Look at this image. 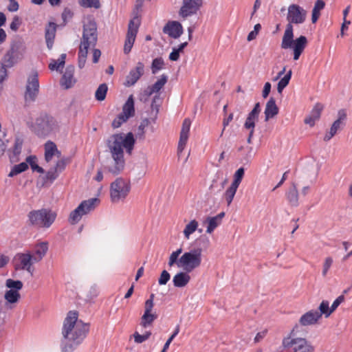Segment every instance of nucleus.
Returning <instances> with one entry per match:
<instances>
[{"label":"nucleus","instance_id":"f257e3e1","mask_svg":"<svg viewBox=\"0 0 352 352\" xmlns=\"http://www.w3.org/2000/svg\"><path fill=\"white\" fill-rule=\"evenodd\" d=\"M77 311H70L63 322L62 335L68 342L80 344L89 330V324L78 320Z\"/></svg>","mask_w":352,"mask_h":352},{"label":"nucleus","instance_id":"f03ea898","mask_svg":"<svg viewBox=\"0 0 352 352\" xmlns=\"http://www.w3.org/2000/svg\"><path fill=\"white\" fill-rule=\"evenodd\" d=\"M97 42V27L93 21H89L84 25L83 34L79 47L78 52V67L83 68L85 67L89 49L93 50V62L96 63L100 57L101 52L98 49H94Z\"/></svg>","mask_w":352,"mask_h":352},{"label":"nucleus","instance_id":"7ed1b4c3","mask_svg":"<svg viewBox=\"0 0 352 352\" xmlns=\"http://www.w3.org/2000/svg\"><path fill=\"white\" fill-rule=\"evenodd\" d=\"M182 251V248H179L170 254L168 261V267L177 265L186 272H191L201 266L203 256L202 248L192 249L185 252L179 257Z\"/></svg>","mask_w":352,"mask_h":352},{"label":"nucleus","instance_id":"20e7f679","mask_svg":"<svg viewBox=\"0 0 352 352\" xmlns=\"http://www.w3.org/2000/svg\"><path fill=\"white\" fill-rule=\"evenodd\" d=\"M110 155L124 156L125 148L129 154L131 153L135 144V139L132 133L127 134H113L108 138L106 142Z\"/></svg>","mask_w":352,"mask_h":352},{"label":"nucleus","instance_id":"39448f33","mask_svg":"<svg viewBox=\"0 0 352 352\" xmlns=\"http://www.w3.org/2000/svg\"><path fill=\"white\" fill-rule=\"evenodd\" d=\"M298 325L295 324L289 333L283 338L282 346L290 352H315V346L305 337L297 336Z\"/></svg>","mask_w":352,"mask_h":352},{"label":"nucleus","instance_id":"423d86ee","mask_svg":"<svg viewBox=\"0 0 352 352\" xmlns=\"http://www.w3.org/2000/svg\"><path fill=\"white\" fill-rule=\"evenodd\" d=\"M307 44V39L305 36H300L294 40L293 25L287 24L282 38L281 48L285 50L292 48L294 50V59L296 60L303 52Z\"/></svg>","mask_w":352,"mask_h":352},{"label":"nucleus","instance_id":"0eeeda50","mask_svg":"<svg viewBox=\"0 0 352 352\" xmlns=\"http://www.w3.org/2000/svg\"><path fill=\"white\" fill-rule=\"evenodd\" d=\"M28 217L32 226L47 228L54 222L56 213L50 209L42 208L30 211Z\"/></svg>","mask_w":352,"mask_h":352},{"label":"nucleus","instance_id":"6e6552de","mask_svg":"<svg viewBox=\"0 0 352 352\" xmlns=\"http://www.w3.org/2000/svg\"><path fill=\"white\" fill-rule=\"evenodd\" d=\"M160 96L155 95L153 97L151 104L149 118L143 119L140 122L135 134L136 138L140 140H144L145 138L146 127H147L150 124L155 122L159 113V108L160 107Z\"/></svg>","mask_w":352,"mask_h":352},{"label":"nucleus","instance_id":"1a4fd4ad","mask_svg":"<svg viewBox=\"0 0 352 352\" xmlns=\"http://www.w3.org/2000/svg\"><path fill=\"white\" fill-rule=\"evenodd\" d=\"M130 184L121 177L117 178L110 186V198L112 202L124 201L130 192Z\"/></svg>","mask_w":352,"mask_h":352},{"label":"nucleus","instance_id":"9d476101","mask_svg":"<svg viewBox=\"0 0 352 352\" xmlns=\"http://www.w3.org/2000/svg\"><path fill=\"white\" fill-rule=\"evenodd\" d=\"M99 202L97 198H91L82 201L80 205L73 210L69 217V221L72 224L78 223L82 217L90 211L93 210Z\"/></svg>","mask_w":352,"mask_h":352},{"label":"nucleus","instance_id":"9b49d317","mask_svg":"<svg viewBox=\"0 0 352 352\" xmlns=\"http://www.w3.org/2000/svg\"><path fill=\"white\" fill-rule=\"evenodd\" d=\"M39 92V82L38 73L32 72L28 77L24 94V98L26 103H32L36 100Z\"/></svg>","mask_w":352,"mask_h":352},{"label":"nucleus","instance_id":"f8f14e48","mask_svg":"<svg viewBox=\"0 0 352 352\" xmlns=\"http://www.w3.org/2000/svg\"><path fill=\"white\" fill-rule=\"evenodd\" d=\"M125 161L124 156L110 155L102 162L104 170L113 175H118L124 168Z\"/></svg>","mask_w":352,"mask_h":352},{"label":"nucleus","instance_id":"ddd939ff","mask_svg":"<svg viewBox=\"0 0 352 352\" xmlns=\"http://www.w3.org/2000/svg\"><path fill=\"white\" fill-rule=\"evenodd\" d=\"M287 24H302L305 22L307 16V11L298 4H291L287 9Z\"/></svg>","mask_w":352,"mask_h":352},{"label":"nucleus","instance_id":"4468645a","mask_svg":"<svg viewBox=\"0 0 352 352\" xmlns=\"http://www.w3.org/2000/svg\"><path fill=\"white\" fill-rule=\"evenodd\" d=\"M140 25V19L138 16L133 17L129 23L128 31L124 46V52L129 54L133 45L137 33Z\"/></svg>","mask_w":352,"mask_h":352},{"label":"nucleus","instance_id":"2eb2a0df","mask_svg":"<svg viewBox=\"0 0 352 352\" xmlns=\"http://www.w3.org/2000/svg\"><path fill=\"white\" fill-rule=\"evenodd\" d=\"M346 119V113L345 110L340 109L338 112V118L333 122L329 130L327 131L323 140L329 141L338 131H341L344 125Z\"/></svg>","mask_w":352,"mask_h":352},{"label":"nucleus","instance_id":"dca6fc26","mask_svg":"<svg viewBox=\"0 0 352 352\" xmlns=\"http://www.w3.org/2000/svg\"><path fill=\"white\" fill-rule=\"evenodd\" d=\"M54 121L52 118L44 116L36 120L35 131L38 136L48 135L53 130Z\"/></svg>","mask_w":352,"mask_h":352},{"label":"nucleus","instance_id":"f3484780","mask_svg":"<svg viewBox=\"0 0 352 352\" xmlns=\"http://www.w3.org/2000/svg\"><path fill=\"white\" fill-rule=\"evenodd\" d=\"M16 270H26L31 274L33 273L32 265L34 263L33 256L30 253H19L14 257Z\"/></svg>","mask_w":352,"mask_h":352},{"label":"nucleus","instance_id":"a211bd4d","mask_svg":"<svg viewBox=\"0 0 352 352\" xmlns=\"http://www.w3.org/2000/svg\"><path fill=\"white\" fill-rule=\"evenodd\" d=\"M202 5V0H183L179 14L186 18L197 13Z\"/></svg>","mask_w":352,"mask_h":352},{"label":"nucleus","instance_id":"6ab92c4d","mask_svg":"<svg viewBox=\"0 0 352 352\" xmlns=\"http://www.w3.org/2000/svg\"><path fill=\"white\" fill-rule=\"evenodd\" d=\"M144 74V65L138 62L135 67L131 69L125 78L124 85L129 87L134 85Z\"/></svg>","mask_w":352,"mask_h":352},{"label":"nucleus","instance_id":"aec40b11","mask_svg":"<svg viewBox=\"0 0 352 352\" xmlns=\"http://www.w3.org/2000/svg\"><path fill=\"white\" fill-rule=\"evenodd\" d=\"M261 112V105L259 102L254 104L253 109L249 113L244 123L245 129L250 131L248 137L252 138L254 132L255 123L258 119Z\"/></svg>","mask_w":352,"mask_h":352},{"label":"nucleus","instance_id":"412c9836","mask_svg":"<svg viewBox=\"0 0 352 352\" xmlns=\"http://www.w3.org/2000/svg\"><path fill=\"white\" fill-rule=\"evenodd\" d=\"M190 120L189 118H186L182 124V129L180 131L179 140L178 142L177 154L179 155H180L181 153L183 152L187 144L190 134Z\"/></svg>","mask_w":352,"mask_h":352},{"label":"nucleus","instance_id":"4be33fe9","mask_svg":"<svg viewBox=\"0 0 352 352\" xmlns=\"http://www.w3.org/2000/svg\"><path fill=\"white\" fill-rule=\"evenodd\" d=\"M163 32L171 38H178L183 34V27L178 21H168L164 26Z\"/></svg>","mask_w":352,"mask_h":352},{"label":"nucleus","instance_id":"5701e85b","mask_svg":"<svg viewBox=\"0 0 352 352\" xmlns=\"http://www.w3.org/2000/svg\"><path fill=\"white\" fill-rule=\"evenodd\" d=\"M321 318V314L316 310H311L301 316L298 320V326H311L318 323Z\"/></svg>","mask_w":352,"mask_h":352},{"label":"nucleus","instance_id":"b1692460","mask_svg":"<svg viewBox=\"0 0 352 352\" xmlns=\"http://www.w3.org/2000/svg\"><path fill=\"white\" fill-rule=\"evenodd\" d=\"M74 67L69 65L66 67L65 72L60 79V84L65 89H68L72 87L76 82L74 78Z\"/></svg>","mask_w":352,"mask_h":352},{"label":"nucleus","instance_id":"393cba45","mask_svg":"<svg viewBox=\"0 0 352 352\" xmlns=\"http://www.w3.org/2000/svg\"><path fill=\"white\" fill-rule=\"evenodd\" d=\"M26 51V47L23 41L18 39L12 42L10 49L8 50L18 60H21Z\"/></svg>","mask_w":352,"mask_h":352},{"label":"nucleus","instance_id":"a878e982","mask_svg":"<svg viewBox=\"0 0 352 352\" xmlns=\"http://www.w3.org/2000/svg\"><path fill=\"white\" fill-rule=\"evenodd\" d=\"M190 272H179L177 273L173 278V285L175 287H186L190 280Z\"/></svg>","mask_w":352,"mask_h":352},{"label":"nucleus","instance_id":"bb28decb","mask_svg":"<svg viewBox=\"0 0 352 352\" xmlns=\"http://www.w3.org/2000/svg\"><path fill=\"white\" fill-rule=\"evenodd\" d=\"M264 113L265 122H267L270 118H274L278 113V107L274 98H270L267 102Z\"/></svg>","mask_w":352,"mask_h":352},{"label":"nucleus","instance_id":"cd10ccee","mask_svg":"<svg viewBox=\"0 0 352 352\" xmlns=\"http://www.w3.org/2000/svg\"><path fill=\"white\" fill-rule=\"evenodd\" d=\"M54 156L60 158V152L57 149L54 142L49 141L45 144V160L47 162H49Z\"/></svg>","mask_w":352,"mask_h":352},{"label":"nucleus","instance_id":"c85d7f7f","mask_svg":"<svg viewBox=\"0 0 352 352\" xmlns=\"http://www.w3.org/2000/svg\"><path fill=\"white\" fill-rule=\"evenodd\" d=\"M168 78L166 75H162L154 85L151 87H148L144 90V94L148 98L154 93L159 92L166 83Z\"/></svg>","mask_w":352,"mask_h":352},{"label":"nucleus","instance_id":"c756f323","mask_svg":"<svg viewBox=\"0 0 352 352\" xmlns=\"http://www.w3.org/2000/svg\"><path fill=\"white\" fill-rule=\"evenodd\" d=\"M56 30V25L54 23H50L45 29V40L48 49H52L54 43Z\"/></svg>","mask_w":352,"mask_h":352},{"label":"nucleus","instance_id":"7c9ffc66","mask_svg":"<svg viewBox=\"0 0 352 352\" xmlns=\"http://www.w3.org/2000/svg\"><path fill=\"white\" fill-rule=\"evenodd\" d=\"M48 250V243L47 242H41L35 247V255L33 256L35 263L39 262L46 254Z\"/></svg>","mask_w":352,"mask_h":352},{"label":"nucleus","instance_id":"2f4dec72","mask_svg":"<svg viewBox=\"0 0 352 352\" xmlns=\"http://www.w3.org/2000/svg\"><path fill=\"white\" fill-rule=\"evenodd\" d=\"M121 113L127 116L128 118L134 116L135 107L133 95H130L126 102L124 104L122 107V112Z\"/></svg>","mask_w":352,"mask_h":352},{"label":"nucleus","instance_id":"473e14b6","mask_svg":"<svg viewBox=\"0 0 352 352\" xmlns=\"http://www.w3.org/2000/svg\"><path fill=\"white\" fill-rule=\"evenodd\" d=\"M66 166V162L65 160H58L56 162L54 168L50 169L47 173V177L50 179H55L57 177V173L61 172Z\"/></svg>","mask_w":352,"mask_h":352},{"label":"nucleus","instance_id":"72a5a7b5","mask_svg":"<svg viewBox=\"0 0 352 352\" xmlns=\"http://www.w3.org/2000/svg\"><path fill=\"white\" fill-rule=\"evenodd\" d=\"M23 284L21 280H15L8 278L6 280V287L9 289L6 292L12 294H19V291L23 288Z\"/></svg>","mask_w":352,"mask_h":352},{"label":"nucleus","instance_id":"f704fd0d","mask_svg":"<svg viewBox=\"0 0 352 352\" xmlns=\"http://www.w3.org/2000/svg\"><path fill=\"white\" fill-rule=\"evenodd\" d=\"M23 284L21 280H15L8 278L6 280V287L9 289L6 292L12 294H19V291L23 288Z\"/></svg>","mask_w":352,"mask_h":352},{"label":"nucleus","instance_id":"c9c22d12","mask_svg":"<svg viewBox=\"0 0 352 352\" xmlns=\"http://www.w3.org/2000/svg\"><path fill=\"white\" fill-rule=\"evenodd\" d=\"M325 2L323 0H316L311 11V22L316 23L320 16V11L324 8Z\"/></svg>","mask_w":352,"mask_h":352},{"label":"nucleus","instance_id":"e433bc0d","mask_svg":"<svg viewBox=\"0 0 352 352\" xmlns=\"http://www.w3.org/2000/svg\"><path fill=\"white\" fill-rule=\"evenodd\" d=\"M287 198L292 206H297L298 205V192L296 184L292 183V187L287 193Z\"/></svg>","mask_w":352,"mask_h":352},{"label":"nucleus","instance_id":"4c0bfd02","mask_svg":"<svg viewBox=\"0 0 352 352\" xmlns=\"http://www.w3.org/2000/svg\"><path fill=\"white\" fill-rule=\"evenodd\" d=\"M199 223L196 219L190 221L186 226L183 231L184 238L188 240L191 236L198 228Z\"/></svg>","mask_w":352,"mask_h":352},{"label":"nucleus","instance_id":"58836bf2","mask_svg":"<svg viewBox=\"0 0 352 352\" xmlns=\"http://www.w3.org/2000/svg\"><path fill=\"white\" fill-rule=\"evenodd\" d=\"M19 60H18L10 52H7L1 59V65L7 67H12Z\"/></svg>","mask_w":352,"mask_h":352},{"label":"nucleus","instance_id":"ea45409f","mask_svg":"<svg viewBox=\"0 0 352 352\" xmlns=\"http://www.w3.org/2000/svg\"><path fill=\"white\" fill-rule=\"evenodd\" d=\"M23 146V141L19 139L16 138L15 140L14 145L12 151V154H10V157L12 162H17L19 161L18 156L21 152Z\"/></svg>","mask_w":352,"mask_h":352},{"label":"nucleus","instance_id":"a19ab883","mask_svg":"<svg viewBox=\"0 0 352 352\" xmlns=\"http://www.w3.org/2000/svg\"><path fill=\"white\" fill-rule=\"evenodd\" d=\"M292 70H289L287 74L280 78L277 85V91L279 94H281L283 89L288 85L289 80L292 78Z\"/></svg>","mask_w":352,"mask_h":352},{"label":"nucleus","instance_id":"79ce46f5","mask_svg":"<svg viewBox=\"0 0 352 352\" xmlns=\"http://www.w3.org/2000/svg\"><path fill=\"white\" fill-rule=\"evenodd\" d=\"M157 317V314L155 313H144L143 316L141 317V326L146 328L151 325Z\"/></svg>","mask_w":352,"mask_h":352},{"label":"nucleus","instance_id":"37998d69","mask_svg":"<svg viewBox=\"0 0 352 352\" xmlns=\"http://www.w3.org/2000/svg\"><path fill=\"white\" fill-rule=\"evenodd\" d=\"M206 223H208L206 228V233L211 234L214 229H216L221 223L217 221L214 217H208L206 219Z\"/></svg>","mask_w":352,"mask_h":352},{"label":"nucleus","instance_id":"c03bdc74","mask_svg":"<svg viewBox=\"0 0 352 352\" xmlns=\"http://www.w3.org/2000/svg\"><path fill=\"white\" fill-rule=\"evenodd\" d=\"M108 87L105 83L99 85L95 93V97L98 101H103L107 93Z\"/></svg>","mask_w":352,"mask_h":352},{"label":"nucleus","instance_id":"a18cd8bd","mask_svg":"<svg viewBox=\"0 0 352 352\" xmlns=\"http://www.w3.org/2000/svg\"><path fill=\"white\" fill-rule=\"evenodd\" d=\"M238 188L239 187L231 184L225 192L224 198L228 206L232 203Z\"/></svg>","mask_w":352,"mask_h":352},{"label":"nucleus","instance_id":"49530a36","mask_svg":"<svg viewBox=\"0 0 352 352\" xmlns=\"http://www.w3.org/2000/svg\"><path fill=\"white\" fill-rule=\"evenodd\" d=\"M28 168L27 162H21L19 164L15 165L12 170L8 174L9 177H13L14 175H16L25 170H27Z\"/></svg>","mask_w":352,"mask_h":352},{"label":"nucleus","instance_id":"de8ad7c7","mask_svg":"<svg viewBox=\"0 0 352 352\" xmlns=\"http://www.w3.org/2000/svg\"><path fill=\"white\" fill-rule=\"evenodd\" d=\"M333 263V259L331 256H327L324 258L322 266V276L326 277L328 272Z\"/></svg>","mask_w":352,"mask_h":352},{"label":"nucleus","instance_id":"09e8293b","mask_svg":"<svg viewBox=\"0 0 352 352\" xmlns=\"http://www.w3.org/2000/svg\"><path fill=\"white\" fill-rule=\"evenodd\" d=\"M27 164L28 163L32 170L37 171L38 173H43L44 170L36 164V157L35 156L30 155L26 158Z\"/></svg>","mask_w":352,"mask_h":352},{"label":"nucleus","instance_id":"8fccbe9b","mask_svg":"<svg viewBox=\"0 0 352 352\" xmlns=\"http://www.w3.org/2000/svg\"><path fill=\"white\" fill-rule=\"evenodd\" d=\"M244 173L243 168H239L234 174V179L231 184L239 187L244 176Z\"/></svg>","mask_w":352,"mask_h":352},{"label":"nucleus","instance_id":"3c124183","mask_svg":"<svg viewBox=\"0 0 352 352\" xmlns=\"http://www.w3.org/2000/svg\"><path fill=\"white\" fill-rule=\"evenodd\" d=\"M4 298L6 300V304H15L18 302L21 298V295L20 294H12L6 292L4 294Z\"/></svg>","mask_w":352,"mask_h":352},{"label":"nucleus","instance_id":"603ef678","mask_svg":"<svg viewBox=\"0 0 352 352\" xmlns=\"http://www.w3.org/2000/svg\"><path fill=\"white\" fill-rule=\"evenodd\" d=\"M319 314H321V316L324 314L325 318L329 317L333 313L331 308H329V302L326 300L322 301L319 306Z\"/></svg>","mask_w":352,"mask_h":352},{"label":"nucleus","instance_id":"864d4df0","mask_svg":"<svg viewBox=\"0 0 352 352\" xmlns=\"http://www.w3.org/2000/svg\"><path fill=\"white\" fill-rule=\"evenodd\" d=\"M80 3L85 8H94L98 9L100 7L99 0H80Z\"/></svg>","mask_w":352,"mask_h":352},{"label":"nucleus","instance_id":"5fc2aeb1","mask_svg":"<svg viewBox=\"0 0 352 352\" xmlns=\"http://www.w3.org/2000/svg\"><path fill=\"white\" fill-rule=\"evenodd\" d=\"M164 65V60L162 58H157L153 60L151 69L153 74H155L157 71L162 69L163 65Z\"/></svg>","mask_w":352,"mask_h":352},{"label":"nucleus","instance_id":"6e6d98bb","mask_svg":"<svg viewBox=\"0 0 352 352\" xmlns=\"http://www.w3.org/2000/svg\"><path fill=\"white\" fill-rule=\"evenodd\" d=\"M322 109L323 106L321 104L317 103L313 108L309 116H311L314 119L318 120L320 117Z\"/></svg>","mask_w":352,"mask_h":352},{"label":"nucleus","instance_id":"4d7b16f0","mask_svg":"<svg viewBox=\"0 0 352 352\" xmlns=\"http://www.w3.org/2000/svg\"><path fill=\"white\" fill-rule=\"evenodd\" d=\"M128 120L129 118L127 116L120 113L113 120L112 122V126L114 129L118 128L122 125V124L126 122Z\"/></svg>","mask_w":352,"mask_h":352},{"label":"nucleus","instance_id":"13d9d810","mask_svg":"<svg viewBox=\"0 0 352 352\" xmlns=\"http://www.w3.org/2000/svg\"><path fill=\"white\" fill-rule=\"evenodd\" d=\"M154 298L155 295L151 294L149 299L146 300L144 303V313H152L154 307Z\"/></svg>","mask_w":352,"mask_h":352},{"label":"nucleus","instance_id":"bf43d9fd","mask_svg":"<svg viewBox=\"0 0 352 352\" xmlns=\"http://www.w3.org/2000/svg\"><path fill=\"white\" fill-rule=\"evenodd\" d=\"M151 335V332H150V331H147L143 335H140L138 332H135L133 334V337H134V340H135V342L142 343L143 342H144L145 340L148 339V338L150 337Z\"/></svg>","mask_w":352,"mask_h":352},{"label":"nucleus","instance_id":"052dcab7","mask_svg":"<svg viewBox=\"0 0 352 352\" xmlns=\"http://www.w3.org/2000/svg\"><path fill=\"white\" fill-rule=\"evenodd\" d=\"M8 77V71L7 67L0 65V93L1 92L3 89V82Z\"/></svg>","mask_w":352,"mask_h":352},{"label":"nucleus","instance_id":"680f3d73","mask_svg":"<svg viewBox=\"0 0 352 352\" xmlns=\"http://www.w3.org/2000/svg\"><path fill=\"white\" fill-rule=\"evenodd\" d=\"M170 274L166 270H163L160 274L158 283L160 285H166L170 280Z\"/></svg>","mask_w":352,"mask_h":352},{"label":"nucleus","instance_id":"e2e57ef3","mask_svg":"<svg viewBox=\"0 0 352 352\" xmlns=\"http://www.w3.org/2000/svg\"><path fill=\"white\" fill-rule=\"evenodd\" d=\"M344 300V296L343 295H341L338 296L333 302L331 305V311H334L337 307Z\"/></svg>","mask_w":352,"mask_h":352},{"label":"nucleus","instance_id":"0e129e2a","mask_svg":"<svg viewBox=\"0 0 352 352\" xmlns=\"http://www.w3.org/2000/svg\"><path fill=\"white\" fill-rule=\"evenodd\" d=\"M270 91H271V84L269 82H267L264 85L263 90L262 92V96L264 98H266L268 96Z\"/></svg>","mask_w":352,"mask_h":352},{"label":"nucleus","instance_id":"69168bd1","mask_svg":"<svg viewBox=\"0 0 352 352\" xmlns=\"http://www.w3.org/2000/svg\"><path fill=\"white\" fill-rule=\"evenodd\" d=\"M8 9L10 12H16L19 9V4L14 0H10V4L8 7Z\"/></svg>","mask_w":352,"mask_h":352},{"label":"nucleus","instance_id":"338daca9","mask_svg":"<svg viewBox=\"0 0 352 352\" xmlns=\"http://www.w3.org/2000/svg\"><path fill=\"white\" fill-rule=\"evenodd\" d=\"M179 58V53L175 50V47L173 49L172 52L169 54V59L172 61H177Z\"/></svg>","mask_w":352,"mask_h":352},{"label":"nucleus","instance_id":"774afa93","mask_svg":"<svg viewBox=\"0 0 352 352\" xmlns=\"http://www.w3.org/2000/svg\"><path fill=\"white\" fill-rule=\"evenodd\" d=\"M10 258L8 256L3 254H0V268L4 267L9 262Z\"/></svg>","mask_w":352,"mask_h":352}]
</instances>
